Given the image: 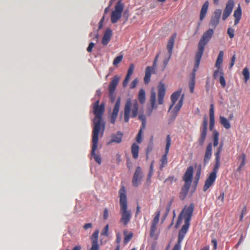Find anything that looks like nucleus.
Instances as JSON below:
<instances>
[{
	"label": "nucleus",
	"mask_w": 250,
	"mask_h": 250,
	"mask_svg": "<svg viewBox=\"0 0 250 250\" xmlns=\"http://www.w3.org/2000/svg\"><path fill=\"white\" fill-rule=\"evenodd\" d=\"M209 3L208 1H206L202 7V8L200 13V21H202L205 18L207 13Z\"/></svg>",
	"instance_id": "nucleus-28"
},
{
	"label": "nucleus",
	"mask_w": 250,
	"mask_h": 250,
	"mask_svg": "<svg viewBox=\"0 0 250 250\" xmlns=\"http://www.w3.org/2000/svg\"><path fill=\"white\" fill-rule=\"evenodd\" d=\"M183 101L184 95H183L181 97L180 99L179 100L178 104L176 105L173 111H172V118L173 120H174L176 118V116H177V114L179 110H180L181 108L183 105Z\"/></svg>",
	"instance_id": "nucleus-22"
},
{
	"label": "nucleus",
	"mask_w": 250,
	"mask_h": 250,
	"mask_svg": "<svg viewBox=\"0 0 250 250\" xmlns=\"http://www.w3.org/2000/svg\"><path fill=\"white\" fill-rule=\"evenodd\" d=\"M193 168L192 166H189L186 170L183 179L185 184L191 185L193 179Z\"/></svg>",
	"instance_id": "nucleus-17"
},
{
	"label": "nucleus",
	"mask_w": 250,
	"mask_h": 250,
	"mask_svg": "<svg viewBox=\"0 0 250 250\" xmlns=\"http://www.w3.org/2000/svg\"><path fill=\"white\" fill-rule=\"evenodd\" d=\"M121 104V98L118 97L114 106L113 111L110 117V122L112 124H115L118 115Z\"/></svg>",
	"instance_id": "nucleus-14"
},
{
	"label": "nucleus",
	"mask_w": 250,
	"mask_h": 250,
	"mask_svg": "<svg viewBox=\"0 0 250 250\" xmlns=\"http://www.w3.org/2000/svg\"><path fill=\"white\" fill-rule=\"evenodd\" d=\"M208 119L205 117L204 118L202 125L200 127V136L198 142L200 146H203L206 140L207 135Z\"/></svg>",
	"instance_id": "nucleus-12"
},
{
	"label": "nucleus",
	"mask_w": 250,
	"mask_h": 250,
	"mask_svg": "<svg viewBox=\"0 0 250 250\" xmlns=\"http://www.w3.org/2000/svg\"><path fill=\"white\" fill-rule=\"evenodd\" d=\"M227 33L230 39H232L234 36V30L231 27L228 29Z\"/></svg>",
	"instance_id": "nucleus-51"
},
{
	"label": "nucleus",
	"mask_w": 250,
	"mask_h": 250,
	"mask_svg": "<svg viewBox=\"0 0 250 250\" xmlns=\"http://www.w3.org/2000/svg\"><path fill=\"white\" fill-rule=\"evenodd\" d=\"M165 85L164 83L160 82L158 85V103L160 104H162L164 103V98L165 95Z\"/></svg>",
	"instance_id": "nucleus-18"
},
{
	"label": "nucleus",
	"mask_w": 250,
	"mask_h": 250,
	"mask_svg": "<svg viewBox=\"0 0 250 250\" xmlns=\"http://www.w3.org/2000/svg\"><path fill=\"white\" fill-rule=\"evenodd\" d=\"M123 59V55H120L116 57L113 61V64L115 66L118 65L122 61Z\"/></svg>",
	"instance_id": "nucleus-44"
},
{
	"label": "nucleus",
	"mask_w": 250,
	"mask_h": 250,
	"mask_svg": "<svg viewBox=\"0 0 250 250\" xmlns=\"http://www.w3.org/2000/svg\"><path fill=\"white\" fill-rule=\"evenodd\" d=\"M150 101L151 106V109L150 112H151L153 109L157 108V105L155 104L156 93H155V91H154V90H152L151 91Z\"/></svg>",
	"instance_id": "nucleus-33"
},
{
	"label": "nucleus",
	"mask_w": 250,
	"mask_h": 250,
	"mask_svg": "<svg viewBox=\"0 0 250 250\" xmlns=\"http://www.w3.org/2000/svg\"><path fill=\"white\" fill-rule=\"evenodd\" d=\"M156 230H157V225L151 224L150 231V236L151 237H154Z\"/></svg>",
	"instance_id": "nucleus-42"
},
{
	"label": "nucleus",
	"mask_w": 250,
	"mask_h": 250,
	"mask_svg": "<svg viewBox=\"0 0 250 250\" xmlns=\"http://www.w3.org/2000/svg\"><path fill=\"white\" fill-rule=\"evenodd\" d=\"M100 104V100H98L93 105V112L95 117L93 119L92 134H100L103 136L105 129V122L103 119L104 111V105Z\"/></svg>",
	"instance_id": "nucleus-1"
},
{
	"label": "nucleus",
	"mask_w": 250,
	"mask_h": 250,
	"mask_svg": "<svg viewBox=\"0 0 250 250\" xmlns=\"http://www.w3.org/2000/svg\"><path fill=\"white\" fill-rule=\"evenodd\" d=\"M223 144L221 143L217 148L216 151L214 154L215 156V165L212 171L210 173L205 181V185L203 187V191L206 192L211 187L214 183L217 178V173L220 167V153L223 150Z\"/></svg>",
	"instance_id": "nucleus-3"
},
{
	"label": "nucleus",
	"mask_w": 250,
	"mask_h": 250,
	"mask_svg": "<svg viewBox=\"0 0 250 250\" xmlns=\"http://www.w3.org/2000/svg\"><path fill=\"white\" fill-rule=\"evenodd\" d=\"M171 145V137L170 135H167L166 137V145L164 154L160 159V169L163 170V168L167 164V155Z\"/></svg>",
	"instance_id": "nucleus-9"
},
{
	"label": "nucleus",
	"mask_w": 250,
	"mask_h": 250,
	"mask_svg": "<svg viewBox=\"0 0 250 250\" xmlns=\"http://www.w3.org/2000/svg\"><path fill=\"white\" fill-rule=\"evenodd\" d=\"M153 136H151L150 141L151 142V144L149 145L147 147V153H148L149 151H151L153 148Z\"/></svg>",
	"instance_id": "nucleus-54"
},
{
	"label": "nucleus",
	"mask_w": 250,
	"mask_h": 250,
	"mask_svg": "<svg viewBox=\"0 0 250 250\" xmlns=\"http://www.w3.org/2000/svg\"><path fill=\"white\" fill-rule=\"evenodd\" d=\"M176 36H177L176 33H174L171 36V37H170V38L169 39V40L168 41L167 48V49L168 51V55L167 58H166L164 59V60L163 61V65L162 69V71H164L165 69V68H166V66L171 58V56L172 54V51H173V46H174V42H175V40L176 37Z\"/></svg>",
	"instance_id": "nucleus-8"
},
{
	"label": "nucleus",
	"mask_w": 250,
	"mask_h": 250,
	"mask_svg": "<svg viewBox=\"0 0 250 250\" xmlns=\"http://www.w3.org/2000/svg\"><path fill=\"white\" fill-rule=\"evenodd\" d=\"M108 217V210L107 208H105L104 209V214H103V218L104 220L107 219Z\"/></svg>",
	"instance_id": "nucleus-57"
},
{
	"label": "nucleus",
	"mask_w": 250,
	"mask_h": 250,
	"mask_svg": "<svg viewBox=\"0 0 250 250\" xmlns=\"http://www.w3.org/2000/svg\"><path fill=\"white\" fill-rule=\"evenodd\" d=\"M237 159L238 163H239L240 165L237 168V171L240 172L241 171L242 169L243 168L246 163V154L244 153H242L237 157Z\"/></svg>",
	"instance_id": "nucleus-24"
},
{
	"label": "nucleus",
	"mask_w": 250,
	"mask_h": 250,
	"mask_svg": "<svg viewBox=\"0 0 250 250\" xmlns=\"http://www.w3.org/2000/svg\"><path fill=\"white\" fill-rule=\"evenodd\" d=\"M195 64L194 65L193 72L192 73V76L189 82V87L190 92L191 93L194 92V86L195 84V72L198 70V69H197L196 70H195Z\"/></svg>",
	"instance_id": "nucleus-29"
},
{
	"label": "nucleus",
	"mask_w": 250,
	"mask_h": 250,
	"mask_svg": "<svg viewBox=\"0 0 250 250\" xmlns=\"http://www.w3.org/2000/svg\"><path fill=\"white\" fill-rule=\"evenodd\" d=\"M221 72H223V70L222 68H217V70H215L213 74V78L216 79L218 78V76L220 77L221 76Z\"/></svg>",
	"instance_id": "nucleus-46"
},
{
	"label": "nucleus",
	"mask_w": 250,
	"mask_h": 250,
	"mask_svg": "<svg viewBox=\"0 0 250 250\" xmlns=\"http://www.w3.org/2000/svg\"><path fill=\"white\" fill-rule=\"evenodd\" d=\"M138 119L142 122H146V118L145 115L140 114L138 116Z\"/></svg>",
	"instance_id": "nucleus-63"
},
{
	"label": "nucleus",
	"mask_w": 250,
	"mask_h": 250,
	"mask_svg": "<svg viewBox=\"0 0 250 250\" xmlns=\"http://www.w3.org/2000/svg\"><path fill=\"white\" fill-rule=\"evenodd\" d=\"M214 111L213 104H211L209 108V128L212 131L214 127Z\"/></svg>",
	"instance_id": "nucleus-23"
},
{
	"label": "nucleus",
	"mask_w": 250,
	"mask_h": 250,
	"mask_svg": "<svg viewBox=\"0 0 250 250\" xmlns=\"http://www.w3.org/2000/svg\"><path fill=\"white\" fill-rule=\"evenodd\" d=\"M94 45H95V44L93 42H90L88 45V47L87 48V51L88 52H91L92 51V49H93V47L94 46Z\"/></svg>",
	"instance_id": "nucleus-59"
},
{
	"label": "nucleus",
	"mask_w": 250,
	"mask_h": 250,
	"mask_svg": "<svg viewBox=\"0 0 250 250\" xmlns=\"http://www.w3.org/2000/svg\"><path fill=\"white\" fill-rule=\"evenodd\" d=\"M234 5L233 0H229L223 11L222 20L225 21L231 14Z\"/></svg>",
	"instance_id": "nucleus-15"
},
{
	"label": "nucleus",
	"mask_w": 250,
	"mask_h": 250,
	"mask_svg": "<svg viewBox=\"0 0 250 250\" xmlns=\"http://www.w3.org/2000/svg\"><path fill=\"white\" fill-rule=\"evenodd\" d=\"M212 156V143H209L206 149L205 154L204 158V164L206 165L208 163Z\"/></svg>",
	"instance_id": "nucleus-19"
},
{
	"label": "nucleus",
	"mask_w": 250,
	"mask_h": 250,
	"mask_svg": "<svg viewBox=\"0 0 250 250\" xmlns=\"http://www.w3.org/2000/svg\"><path fill=\"white\" fill-rule=\"evenodd\" d=\"M98 243H92V247L90 250H99Z\"/></svg>",
	"instance_id": "nucleus-56"
},
{
	"label": "nucleus",
	"mask_w": 250,
	"mask_h": 250,
	"mask_svg": "<svg viewBox=\"0 0 250 250\" xmlns=\"http://www.w3.org/2000/svg\"><path fill=\"white\" fill-rule=\"evenodd\" d=\"M130 79V77L126 76L125 79H124L123 83V87H126L128 84L129 80Z\"/></svg>",
	"instance_id": "nucleus-58"
},
{
	"label": "nucleus",
	"mask_w": 250,
	"mask_h": 250,
	"mask_svg": "<svg viewBox=\"0 0 250 250\" xmlns=\"http://www.w3.org/2000/svg\"><path fill=\"white\" fill-rule=\"evenodd\" d=\"M174 201V198L172 197L168 203L167 204V207H166V210H167V213L168 214L170 210L171 206L173 202Z\"/></svg>",
	"instance_id": "nucleus-49"
},
{
	"label": "nucleus",
	"mask_w": 250,
	"mask_h": 250,
	"mask_svg": "<svg viewBox=\"0 0 250 250\" xmlns=\"http://www.w3.org/2000/svg\"><path fill=\"white\" fill-rule=\"evenodd\" d=\"M112 30L110 28H107L105 30L102 39V44L104 45H106L111 40L112 37Z\"/></svg>",
	"instance_id": "nucleus-25"
},
{
	"label": "nucleus",
	"mask_w": 250,
	"mask_h": 250,
	"mask_svg": "<svg viewBox=\"0 0 250 250\" xmlns=\"http://www.w3.org/2000/svg\"><path fill=\"white\" fill-rule=\"evenodd\" d=\"M142 178L143 172L142 169L141 167H137L133 176L132 185L135 187H138L141 183Z\"/></svg>",
	"instance_id": "nucleus-16"
},
{
	"label": "nucleus",
	"mask_w": 250,
	"mask_h": 250,
	"mask_svg": "<svg viewBox=\"0 0 250 250\" xmlns=\"http://www.w3.org/2000/svg\"><path fill=\"white\" fill-rule=\"evenodd\" d=\"M109 95L110 97V101L111 103L114 102L116 98V96L114 94V93H112V94L110 93H109Z\"/></svg>",
	"instance_id": "nucleus-64"
},
{
	"label": "nucleus",
	"mask_w": 250,
	"mask_h": 250,
	"mask_svg": "<svg viewBox=\"0 0 250 250\" xmlns=\"http://www.w3.org/2000/svg\"><path fill=\"white\" fill-rule=\"evenodd\" d=\"M236 60L235 55H234L231 59V62L229 64V68H231L234 64L235 61Z\"/></svg>",
	"instance_id": "nucleus-61"
},
{
	"label": "nucleus",
	"mask_w": 250,
	"mask_h": 250,
	"mask_svg": "<svg viewBox=\"0 0 250 250\" xmlns=\"http://www.w3.org/2000/svg\"><path fill=\"white\" fill-rule=\"evenodd\" d=\"M193 210L194 205L191 203L188 207L186 206L179 215L177 221L178 223L181 222L183 217L185 219V224L182 226L179 232V233H180V239H182L183 236H185L188 230Z\"/></svg>",
	"instance_id": "nucleus-4"
},
{
	"label": "nucleus",
	"mask_w": 250,
	"mask_h": 250,
	"mask_svg": "<svg viewBox=\"0 0 250 250\" xmlns=\"http://www.w3.org/2000/svg\"><path fill=\"white\" fill-rule=\"evenodd\" d=\"M219 122L220 124L226 129H229L231 127L229 121L226 117L220 116L219 117Z\"/></svg>",
	"instance_id": "nucleus-31"
},
{
	"label": "nucleus",
	"mask_w": 250,
	"mask_h": 250,
	"mask_svg": "<svg viewBox=\"0 0 250 250\" xmlns=\"http://www.w3.org/2000/svg\"><path fill=\"white\" fill-rule=\"evenodd\" d=\"M138 80L137 79H135L130 83V88L131 89L134 88L137 84Z\"/></svg>",
	"instance_id": "nucleus-55"
},
{
	"label": "nucleus",
	"mask_w": 250,
	"mask_h": 250,
	"mask_svg": "<svg viewBox=\"0 0 250 250\" xmlns=\"http://www.w3.org/2000/svg\"><path fill=\"white\" fill-rule=\"evenodd\" d=\"M139 104L136 100L132 101L128 99L124 107V119L125 123H128L130 118H134L138 113Z\"/></svg>",
	"instance_id": "nucleus-6"
},
{
	"label": "nucleus",
	"mask_w": 250,
	"mask_h": 250,
	"mask_svg": "<svg viewBox=\"0 0 250 250\" xmlns=\"http://www.w3.org/2000/svg\"><path fill=\"white\" fill-rule=\"evenodd\" d=\"M233 16L235 18L234 24L235 25H237L239 23L242 16V10L239 4L237 9L234 11Z\"/></svg>",
	"instance_id": "nucleus-27"
},
{
	"label": "nucleus",
	"mask_w": 250,
	"mask_h": 250,
	"mask_svg": "<svg viewBox=\"0 0 250 250\" xmlns=\"http://www.w3.org/2000/svg\"><path fill=\"white\" fill-rule=\"evenodd\" d=\"M138 100L141 104L144 103L146 101L145 91L143 89H141L139 90L138 94Z\"/></svg>",
	"instance_id": "nucleus-36"
},
{
	"label": "nucleus",
	"mask_w": 250,
	"mask_h": 250,
	"mask_svg": "<svg viewBox=\"0 0 250 250\" xmlns=\"http://www.w3.org/2000/svg\"><path fill=\"white\" fill-rule=\"evenodd\" d=\"M219 80L222 87L224 88L226 85V83L224 76V72H221V76L219 77Z\"/></svg>",
	"instance_id": "nucleus-40"
},
{
	"label": "nucleus",
	"mask_w": 250,
	"mask_h": 250,
	"mask_svg": "<svg viewBox=\"0 0 250 250\" xmlns=\"http://www.w3.org/2000/svg\"><path fill=\"white\" fill-rule=\"evenodd\" d=\"M243 75L244 77L245 82L247 83L250 79V72L247 67H245L242 71Z\"/></svg>",
	"instance_id": "nucleus-37"
},
{
	"label": "nucleus",
	"mask_w": 250,
	"mask_h": 250,
	"mask_svg": "<svg viewBox=\"0 0 250 250\" xmlns=\"http://www.w3.org/2000/svg\"><path fill=\"white\" fill-rule=\"evenodd\" d=\"M223 56H224V52L223 51H220L218 55L217 60L215 62V67L217 68H221V64L223 62Z\"/></svg>",
	"instance_id": "nucleus-34"
},
{
	"label": "nucleus",
	"mask_w": 250,
	"mask_h": 250,
	"mask_svg": "<svg viewBox=\"0 0 250 250\" xmlns=\"http://www.w3.org/2000/svg\"><path fill=\"white\" fill-rule=\"evenodd\" d=\"M143 131H142V129H140L137 136L136 138V140L137 142L139 144L141 143L142 142V134Z\"/></svg>",
	"instance_id": "nucleus-52"
},
{
	"label": "nucleus",
	"mask_w": 250,
	"mask_h": 250,
	"mask_svg": "<svg viewBox=\"0 0 250 250\" xmlns=\"http://www.w3.org/2000/svg\"><path fill=\"white\" fill-rule=\"evenodd\" d=\"M124 5L121 0L118 1L115 6V10L112 12L111 21L112 23H116L122 17Z\"/></svg>",
	"instance_id": "nucleus-7"
},
{
	"label": "nucleus",
	"mask_w": 250,
	"mask_h": 250,
	"mask_svg": "<svg viewBox=\"0 0 250 250\" xmlns=\"http://www.w3.org/2000/svg\"><path fill=\"white\" fill-rule=\"evenodd\" d=\"M190 186L191 185L185 183L180 193V198L181 200H184L187 196Z\"/></svg>",
	"instance_id": "nucleus-30"
},
{
	"label": "nucleus",
	"mask_w": 250,
	"mask_h": 250,
	"mask_svg": "<svg viewBox=\"0 0 250 250\" xmlns=\"http://www.w3.org/2000/svg\"><path fill=\"white\" fill-rule=\"evenodd\" d=\"M159 57V54H158L154 59L153 65L152 66L146 67L145 71V76L144 79V83L146 84H148L150 80V77L152 73H155L154 69L157 67V63Z\"/></svg>",
	"instance_id": "nucleus-11"
},
{
	"label": "nucleus",
	"mask_w": 250,
	"mask_h": 250,
	"mask_svg": "<svg viewBox=\"0 0 250 250\" xmlns=\"http://www.w3.org/2000/svg\"><path fill=\"white\" fill-rule=\"evenodd\" d=\"M160 216V211H157L156 213L155 216L154 218H153L151 224L157 225L159 221Z\"/></svg>",
	"instance_id": "nucleus-43"
},
{
	"label": "nucleus",
	"mask_w": 250,
	"mask_h": 250,
	"mask_svg": "<svg viewBox=\"0 0 250 250\" xmlns=\"http://www.w3.org/2000/svg\"><path fill=\"white\" fill-rule=\"evenodd\" d=\"M180 233L178 234V243L175 245L172 250H181V243L183 241L185 236H183L182 239H180Z\"/></svg>",
	"instance_id": "nucleus-38"
},
{
	"label": "nucleus",
	"mask_w": 250,
	"mask_h": 250,
	"mask_svg": "<svg viewBox=\"0 0 250 250\" xmlns=\"http://www.w3.org/2000/svg\"><path fill=\"white\" fill-rule=\"evenodd\" d=\"M120 80V78L118 76H115L112 80H111V82L109 84L108 89H109V93H114L116 87L119 83Z\"/></svg>",
	"instance_id": "nucleus-20"
},
{
	"label": "nucleus",
	"mask_w": 250,
	"mask_h": 250,
	"mask_svg": "<svg viewBox=\"0 0 250 250\" xmlns=\"http://www.w3.org/2000/svg\"><path fill=\"white\" fill-rule=\"evenodd\" d=\"M182 92V89H179L178 90L174 92L173 93L170 97V99L171 100V104H170L168 111H170V110L172 108V107L175 104L176 102L177 101L178 98H179L181 93Z\"/></svg>",
	"instance_id": "nucleus-26"
},
{
	"label": "nucleus",
	"mask_w": 250,
	"mask_h": 250,
	"mask_svg": "<svg viewBox=\"0 0 250 250\" xmlns=\"http://www.w3.org/2000/svg\"><path fill=\"white\" fill-rule=\"evenodd\" d=\"M120 206V213L121 215L120 221L124 226H126L131 218V210L128 209L126 191L124 186H122L119 191Z\"/></svg>",
	"instance_id": "nucleus-2"
},
{
	"label": "nucleus",
	"mask_w": 250,
	"mask_h": 250,
	"mask_svg": "<svg viewBox=\"0 0 250 250\" xmlns=\"http://www.w3.org/2000/svg\"><path fill=\"white\" fill-rule=\"evenodd\" d=\"M219 133L216 130L213 131V145L214 147L218 145Z\"/></svg>",
	"instance_id": "nucleus-35"
},
{
	"label": "nucleus",
	"mask_w": 250,
	"mask_h": 250,
	"mask_svg": "<svg viewBox=\"0 0 250 250\" xmlns=\"http://www.w3.org/2000/svg\"><path fill=\"white\" fill-rule=\"evenodd\" d=\"M153 163L154 161H152L150 164L149 171L147 176V180H150L153 173Z\"/></svg>",
	"instance_id": "nucleus-45"
},
{
	"label": "nucleus",
	"mask_w": 250,
	"mask_h": 250,
	"mask_svg": "<svg viewBox=\"0 0 250 250\" xmlns=\"http://www.w3.org/2000/svg\"><path fill=\"white\" fill-rule=\"evenodd\" d=\"M177 179L174 176H170L167 177L164 181L165 183L169 185L172 184L174 182L176 181Z\"/></svg>",
	"instance_id": "nucleus-41"
},
{
	"label": "nucleus",
	"mask_w": 250,
	"mask_h": 250,
	"mask_svg": "<svg viewBox=\"0 0 250 250\" xmlns=\"http://www.w3.org/2000/svg\"><path fill=\"white\" fill-rule=\"evenodd\" d=\"M99 230H96L91 235V238L92 240V243H98V235H99Z\"/></svg>",
	"instance_id": "nucleus-39"
},
{
	"label": "nucleus",
	"mask_w": 250,
	"mask_h": 250,
	"mask_svg": "<svg viewBox=\"0 0 250 250\" xmlns=\"http://www.w3.org/2000/svg\"><path fill=\"white\" fill-rule=\"evenodd\" d=\"M214 31L213 29H208L202 35L198 45V50L195 57V70L198 69L201 59L204 53L205 46L211 39Z\"/></svg>",
	"instance_id": "nucleus-5"
},
{
	"label": "nucleus",
	"mask_w": 250,
	"mask_h": 250,
	"mask_svg": "<svg viewBox=\"0 0 250 250\" xmlns=\"http://www.w3.org/2000/svg\"><path fill=\"white\" fill-rule=\"evenodd\" d=\"M131 153L134 159H136L139 156V146L136 143H133L131 146Z\"/></svg>",
	"instance_id": "nucleus-32"
},
{
	"label": "nucleus",
	"mask_w": 250,
	"mask_h": 250,
	"mask_svg": "<svg viewBox=\"0 0 250 250\" xmlns=\"http://www.w3.org/2000/svg\"><path fill=\"white\" fill-rule=\"evenodd\" d=\"M222 14L221 9H216L211 17L209 21V26L215 29L219 23L220 19Z\"/></svg>",
	"instance_id": "nucleus-13"
},
{
	"label": "nucleus",
	"mask_w": 250,
	"mask_h": 250,
	"mask_svg": "<svg viewBox=\"0 0 250 250\" xmlns=\"http://www.w3.org/2000/svg\"><path fill=\"white\" fill-rule=\"evenodd\" d=\"M133 236L132 233L130 232L128 235H126L124 239V244H127L132 238Z\"/></svg>",
	"instance_id": "nucleus-50"
},
{
	"label": "nucleus",
	"mask_w": 250,
	"mask_h": 250,
	"mask_svg": "<svg viewBox=\"0 0 250 250\" xmlns=\"http://www.w3.org/2000/svg\"><path fill=\"white\" fill-rule=\"evenodd\" d=\"M123 134L122 132L119 131L115 134H113L111 136V139L108 143V144H110L112 143H116L119 144L122 141Z\"/></svg>",
	"instance_id": "nucleus-21"
},
{
	"label": "nucleus",
	"mask_w": 250,
	"mask_h": 250,
	"mask_svg": "<svg viewBox=\"0 0 250 250\" xmlns=\"http://www.w3.org/2000/svg\"><path fill=\"white\" fill-rule=\"evenodd\" d=\"M92 224L91 223L85 224L83 226V228L85 230H87L89 229H91L92 227Z\"/></svg>",
	"instance_id": "nucleus-62"
},
{
	"label": "nucleus",
	"mask_w": 250,
	"mask_h": 250,
	"mask_svg": "<svg viewBox=\"0 0 250 250\" xmlns=\"http://www.w3.org/2000/svg\"><path fill=\"white\" fill-rule=\"evenodd\" d=\"M108 225H106L103 230L101 232V235L104 236H107L108 235Z\"/></svg>",
	"instance_id": "nucleus-53"
},
{
	"label": "nucleus",
	"mask_w": 250,
	"mask_h": 250,
	"mask_svg": "<svg viewBox=\"0 0 250 250\" xmlns=\"http://www.w3.org/2000/svg\"><path fill=\"white\" fill-rule=\"evenodd\" d=\"M99 135L100 134H92L91 155L93 157L94 160L99 164H101L102 163L101 156L95 153V151L96 150L98 146Z\"/></svg>",
	"instance_id": "nucleus-10"
},
{
	"label": "nucleus",
	"mask_w": 250,
	"mask_h": 250,
	"mask_svg": "<svg viewBox=\"0 0 250 250\" xmlns=\"http://www.w3.org/2000/svg\"><path fill=\"white\" fill-rule=\"evenodd\" d=\"M134 70V65L133 63H131L130 64L129 68L127 71V73L126 76L130 77L133 74V72Z\"/></svg>",
	"instance_id": "nucleus-47"
},
{
	"label": "nucleus",
	"mask_w": 250,
	"mask_h": 250,
	"mask_svg": "<svg viewBox=\"0 0 250 250\" xmlns=\"http://www.w3.org/2000/svg\"><path fill=\"white\" fill-rule=\"evenodd\" d=\"M201 175V168H199L196 172L194 182L196 185L198 183Z\"/></svg>",
	"instance_id": "nucleus-48"
},
{
	"label": "nucleus",
	"mask_w": 250,
	"mask_h": 250,
	"mask_svg": "<svg viewBox=\"0 0 250 250\" xmlns=\"http://www.w3.org/2000/svg\"><path fill=\"white\" fill-rule=\"evenodd\" d=\"M211 243L213 245V250H216L217 249V240L215 239H212L211 240Z\"/></svg>",
	"instance_id": "nucleus-60"
}]
</instances>
